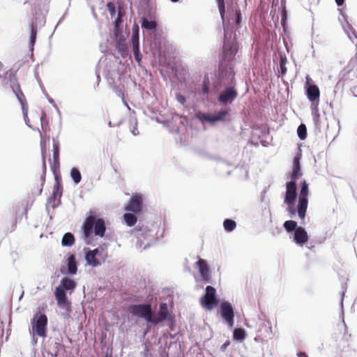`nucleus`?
Masks as SVG:
<instances>
[{
  "label": "nucleus",
  "instance_id": "39",
  "mask_svg": "<svg viewBox=\"0 0 357 357\" xmlns=\"http://www.w3.org/2000/svg\"><path fill=\"white\" fill-rule=\"evenodd\" d=\"M122 22V20H121V12L119 11V14H118V17L115 20V22H114V26H115V29H118L119 25L121 24Z\"/></svg>",
  "mask_w": 357,
  "mask_h": 357
},
{
  "label": "nucleus",
  "instance_id": "26",
  "mask_svg": "<svg viewBox=\"0 0 357 357\" xmlns=\"http://www.w3.org/2000/svg\"><path fill=\"white\" fill-rule=\"evenodd\" d=\"M123 219L128 226L132 227L137 222V218L135 214L126 213L123 215Z\"/></svg>",
  "mask_w": 357,
  "mask_h": 357
},
{
  "label": "nucleus",
  "instance_id": "42",
  "mask_svg": "<svg viewBox=\"0 0 357 357\" xmlns=\"http://www.w3.org/2000/svg\"><path fill=\"white\" fill-rule=\"evenodd\" d=\"M230 342L229 341H227L225 343H224L222 347H221V349L222 351L225 350L226 348L229 345Z\"/></svg>",
  "mask_w": 357,
  "mask_h": 357
},
{
  "label": "nucleus",
  "instance_id": "24",
  "mask_svg": "<svg viewBox=\"0 0 357 357\" xmlns=\"http://www.w3.org/2000/svg\"><path fill=\"white\" fill-rule=\"evenodd\" d=\"M52 194L54 198H56L57 197H60L62 194V185L60 183V179L57 176H55V183Z\"/></svg>",
  "mask_w": 357,
  "mask_h": 357
},
{
  "label": "nucleus",
  "instance_id": "23",
  "mask_svg": "<svg viewBox=\"0 0 357 357\" xmlns=\"http://www.w3.org/2000/svg\"><path fill=\"white\" fill-rule=\"evenodd\" d=\"M61 243L63 246H72L75 243L73 234L70 232L66 233L62 238Z\"/></svg>",
  "mask_w": 357,
  "mask_h": 357
},
{
  "label": "nucleus",
  "instance_id": "21",
  "mask_svg": "<svg viewBox=\"0 0 357 357\" xmlns=\"http://www.w3.org/2000/svg\"><path fill=\"white\" fill-rule=\"evenodd\" d=\"M68 271L70 274H75L77 271V261L74 255H71L67 259Z\"/></svg>",
  "mask_w": 357,
  "mask_h": 357
},
{
  "label": "nucleus",
  "instance_id": "46",
  "mask_svg": "<svg viewBox=\"0 0 357 357\" xmlns=\"http://www.w3.org/2000/svg\"><path fill=\"white\" fill-rule=\"evenodd\" d=\"M349 29L351 30V33L354 35V36L357 38V34L355 31V30L352 28V27H350Z\"/></svg>",
  "mask_w": 357,
  "mask_h": 357
},
{
  "label": "nucleus",
  "instance_id": "44",
  "mask_svg": "<svg viewBox=\"0 0 357 357\" xmlns=\"http://www.w3.org/2000/svg\"><path fill=\"white\" fill-rule=\"evenodd\" d=\"M289 206L290 207L289 208V211L290 212L291 214L294 215L296 213L295 209L292 207V206Z\"/></svg>",
  "mask_w": 357,
  "mask_h": 357
},
{
  "label": "nucleus",
  "instance_id": "19",
  "mask_svg": "<svg viewBox=\"0 0 357 357\" xmlns=\"http://www.w3.org/2000/svg\"><path fill=\"white\" fill-rule=\"evenodd\" d=\"M300 160L301 155H297L296 156L294 157L293 161L292 172L291 174V181H294L295 183H296L297 179L302 174L301 173Z\"/></svg>",
  "mask_w": 357,
  "mask_h": 357
},
{
  "label": "nucleus",
  "instance_id": "16",
  "mask_svg": "<svg viewBox=\"0 0 357 357\" xmlns=\"http://www.w3.org/2000/svg\"><path fill=\"white\" fill-rule=\"evenodd\" d=\"M294 241L296 244L301 246H303L305 243L307 242L308 234L303 227H298L296 229L294 235Z\"/></svg>",
  "mask_w": 357,
  "mask_h": 357
},
{
  "label": "nucleus",
  "instance_id": "31",
  "mask_svg": "<svg viewBox=\"0 0 357 357\" xmlns=\"http://www.w3.org/2000/svg\"><path fill=\"white\" fill-rule=\"evenodd\" d=\"M37 35V25L32 23L31 26V34H30V43L33 46L36 40Z\"/></svg>",
  "mask_w": 357,
  "mask_h": 357
},
{
  "label": "nucleus",
  "instance_id": "40",
  "mask_svg": "<svg viewBox=\"0 0 357 357\" xmlns=\"http://www.w3.org/2000/svg\"><path fill=\"white\" fill-rule=\"evenodd\" d=\"M176 98L178 102H180L182 105H184L185 103V98L184 96H183L181 93H177L176 96Z\"/></svg>",
  "mask_w": 357,
  "mask_h": 357
},
{
  "label": "nucleus",
  "instance_id": "12",
  "mask_svg": "<svg viewBox=\"0 0 357 357\" xmlns=\"http://www.w3.org/2000/svg\"><path fill=\"white\" fill-rule=\"evenodd\" d=\"M142 197L139 194H135L130 197L128 204L125 207V210L134 213H138L142 211Z\"/></svg>",
  "mask_w": 357,
  "mask_h": 357
},
{
  "label": "nucleus",
  "instance_id": "25",
  "mask_svg": "<svg viewBox=\"0 0 357 357\" xmlns=\"http://www.w3.org/2000/svg\"><path fill=\"white\" fill-rule=\"evenodd\" d=\"M229 22L234 23L236 29L240 27V24L241 22V13L239 8H236L234 10V16L229 19Z\"/></svg>",
  "mask_w": 357,
  "mask_h": 357
},
{
  "label": "nucleus",
  "instance_id": "27",
  "mask_svg": "<svg viewBox=\"0 0 357 357\" xmlns=\"http://www.w3.org/2000/svg\"><path fill=\"white\" fill-rule=\"evenodd\" d=\"M132 46L139 45V26L137 24H135L132 28Z\"/></svg>",
  "mask_w": 357,
  "mask_h": 357
},
{
  "label": "nucleus",
  "instance_id": "10",
  "mask_svg": "<svg viewBox=\"0 0 357 357\" xmlns=\"http://www.w3.org/2000/svg\"><path fill=\"white\" fill-rule=\"evenodd\" d=\"M311 79L309 75L306 76V95L312 104L318 105L320 97V91L319 87L310 83Z\"/></svg>",
  "mask_w": 357,
  "mask_h": 357
},
{
  "label": "nucleus",
  "instance_id": "2",
  "mask_svg": "<svg viewBox=\"0 0 357 357\" xmlns=\"http://www.w3.org/2000/svg\"><path fill=\"white\" fill-rule=\"evenodd\" d=\"M76 287L75 282L68 278H63L61 280V284L58 286L54 291V296L59 307L69 310L70 303L68 301L66 290L73 291Z\"/></svg>",
  "mask_w": 357,
  "mask_h": 357
},
{
  "label": "nucleus",
  "instance_id": "48",
  "mask_svg": "<svg viewBox=\"0 0 357 357\" xmlns=\"http://www.w3.org/2000/svg\"><path fill=\"white\" fill-rule=\"evenodd\" d=\"M2 66H3V64L0 62V68H2ZM0 78H2L1 75H0Z\"/></svg>",
  "mask_w": 357,
  "mask_h": 357
},
{
  "label": "nucleus",
  "instance_id": "13",
  "mask_svg": "<svg viewBox=\"0 0 357 357\" xmlns=\"http://www.w3.org/2000/svg\"><path fill=\"white\" fill-rule=\"evenodd\" d=\"M296 198V183L290 181L286 183L284 202L288 206H293Z\"/></svg>",
  "mask_w": 357,
  "mask_h": 357
},
{
  "label": "nucleus",
  "instance_id": "36",
  "mask_svg": "<svg viewBox=\"0 0 357 357\" xmlns=\"http://www.w3.org/2000/svg\"><path fill=\"white\" fill-rule=\"evenodd\" d=\"M133 47V54L135 60L137 61L138 63H140L142 61V54L139 52V45L132 46Z\"/></svg>",
  "mask_w": 357,
  "mask_h": 357
},
{
  "label": "nucleus",
  "instance_id": "14",
  "mask_svg": "<svg viewBox=\"0 0 357 357\" xmlns=\"http://www.w3.org/2000/svg\"><path fill=\"white\" fill-rule=\"evenodd\" d=\"M238 93L234 87L225 89L219 96L218 100L222 104L231 103L237 97Z\"/></svg>",
  "mask_w": 357,
  "mask_h": 357
},
{
  "label": "nucleus",
  "instance_id": "1",
  "mask_svg": "<svg viewBox=\"0 0 357 357\" xmlns=\"http://www.w3.org/2000/svg\"><path fill=\"white\" fill-rule=\"evenodd\" d=\"M82 229L85 240H89L93 232L97 236L103 237L106 230L105 223L103 219L96 217L95 212L90 211L84 221Z\"/></svg>",
  "mask_w": 357,
  "mask_h": 357
},
{
  "label": "nucleus",
  "instance_id": "29",
  "mask_svg": "<svg viewBox=\"0 0 357 357\" xmlns=\"http://www.w3.org/2000/svg\"><path fill=\"white\" fill-rule=\"evenodd\" d=\"M142 26L146 29L152 30L156 27V23L154 21H149L146 17L142 20Z\"/></svg>",
  "mask_w": 357,
  "mask_h": 357
},
{
  "label": "nucleus",
  "instance_id": "5",
  "mask_svg": "<svg viewBox=\"0 0 357 357\" xmlns=\"http://www.w3.org/2000/svg\"><path fill=\"white\" fill-rule=\"evenodd\" d=\"M33 335L40 337H45L47 326V317L41 312L36 313L31 321Z\"/></svg>",
  "mask_w": 357,
  "mask_h": 357
},
{
  "label": "nucleus",
  "instance_id": "47",
  "mask_svg": "<svg viewBox=\"0 0 357 357\" xmlns=\"http://www.w3.org/2000/svg\"><path fill=\"white\" fill-rule=\"evenodd\" d=\"M43 164L44 169H45L46 168V163H45V157L44 154H43Z\"/></svg>",
  "mask_w": 357,
  "mask_h": 357
},
{
  "label": "nucleus",
  "instance_id": "45",
  "mask_svg": "<svg viewBox=\"0 0 357 357\" xmlns=\"http://www.w3.org/2000/svg\"><path fill=\"white\" fill-rule=\"evenodd\" d=\"M335 2L337 6H342L344 3V0H335Z\"/></svg>",
  "mask_w": 357,
  "mask_h": 357
},
{
  "label": "nucleus",
  "instance_id": "9",
  "mask_svg": "<svg viewBox=\"0 0 357 357\" xmlns=\"http://www.w3.org/2000/svg\"><path fill=\"white\" fill-rule=\"evenodd\" d=\"M201 305L208 310H213L218 305L219 301L216 297V290L211 286L206 287V293L200 299Z\"/></svg>",
  "mask_w": 357,
  "mask_h": 357
},
{
  "label": "nucleus",
  "instance_id": "4",
  "mask_svg": "<svg viewBox=\"0 0 357 357\" xmlns=\"http://www.w3.org/2000/svg\"><path fill=\"white\" fill-rule=\"evenodd\" d=\"M225 38L222 58L220 66V68L226 69L227 68H231L230 66L234 60L238 50V46L235 38L231 40L228 39V33H225Z\"/></svg>",
  "mask_w": 357,
  "mask_h": 357
},
{
  "label": "nucleus",
  "instance_id": "15",
  "mask_svg": "<svg viewBox=\"0 0 357 357\" xmlns=\"http://www.w3.org/2000/svg\"><path fill=\"white\" fill-rule=\"evenodd\" d=\"M169 315L167 304L162 303L160 304L159 311L158 314L154 316L153 314V324L157 325L160 322L166 320Z\"/></svg>",
  "mask_w": 357,
  "mask_h": 357
},
{
  "label": "nucleus",
  "instance_id": "43",
  "mask_svg": "<svg viewBox=\"0 0 357 357\" xmlns=\"http://www.w3.org/2000/svg\"><path fill=\"white\" fill-rule=\"evenodd\" d=\"M298 357H308L306 353L300 351L297 354Z\"/></svg>",
  "mask_w": 357,
  "mask_h": 357
},
{
  "label": "nucleus",
  "instance_id": "11",
  "mask_svg": "<svg viewBox=\"0 0 357 357\" xmlns=\"http://www.w3.org/2000/svg\"><path fill=\"white\" fill-rule=\"evenodd\" d=\"M221 316L225 320L229 327L231 328L234 323V312L231 304L227 301L221 303Z\"/></svg>",
  "mask_w": 357,
  "mask_h": 357
},
{
  "label": "nucleus",
  "instance_id": "18",
  "mask_svg": "<svg viewBox=\"0 0 357 357\" xmlns=\"http://www.w3.org/2000/svg\"><path fill=\"white\" fill-rule=\"evenodd\" d=\"M197 264L203 280L208 282L210 280V273L206 261L204 259H199Z\"/></svg>",
  "mask_w": 357,
  "mask_h": 357
},
{
  "label": "nucleus",
  "instance_id": "49",
  "mask_svg": "<svg viewBox=\"0 0 357 357\" xmlns=\"http://www.w3.org/2000/svg\"><path fill=\"white\" fill-rule=\"evenodd\" d=\"M229 38H231V33H229Z\"/></svg>",
  "mask_w": 357,
  "mask_h": 357
},
{
  "label": "nucleus",
  "instance_id": "35",
  "mask_svg": "<svg viewBox=\"0 0 357 357\" xmlns=\"http://www.w3.org/2000/svg\"><path fill=\"white\" fill-rule=\"evenodd\" d=\"M245 333L242 328H236L234 331V338L237 340H242L245 338Z\"/></svg>",
  "mask_w": 357,
  "mask_h": 357
},
{
  "label": "nucleus",
  "instance_id": "37",
  "mask_svg": "<svg viewBox=\"0 0 357 357\" xmlns=\"http://www.w3.org/2000/svg\"><path fill=\"white\" fill-rule=\"evenodd\" d=\"M107 8L110 13V15L114 17L116 14V8L114 3L112 2H108L107 3Z\"/></svg>",
  "mask_w": 357,
  "mask_h": 357
},
{
  "label": "nucleus",
  "instance_id": "41",
  "mask_svg": "<svg viewBox=\"0 0 357 357\" xmlns=\"http://www.w3.org/2000/svg\"><path fill=\"white\" fill-rule=\"evenodd\" d=\"M208 83H209V82L208 80L204 81V86H203L202 91L204 94L208 93V91H209Z\"/></svg>",
  "mask_w": 357,
  "mask_h": 357
},
{
  "label": "nucleus",
  "instance_id": "34",
  "mask_svg": "<svg viewBox=\"0 0 357 357\" xmlns=\"http://www.w3.org/2000/svg\"><path fill=\"white\" fill-rule=\"evenodd\" d=\"M231 1L232 0H230ZM218 3V10L222 20L225 19V0H216Z\"/></svg>",
  "mask_w": 357,
  "mask_h": 357
},
{
  "label": "nucleus",
  "instance_id": "30",
  "mask_svg": "<svg viewBox=\"0 0 357 357\" xmlns=\"http://www.w3.org/2000/svg\"><path fill=\"white\" fill-rule=\"evenodd\" d=\"M223 226L226 231H231L236 228V224L231 219H226L223 222Z\"/></svg>",
  "mask_w": 357,
  "mask_h": 357
},
{
  "label": "nucleus",
  "instance_id": "7",
  "mask_svg": "<svg viewBox=\"0 0 357 357\" xmlns=\"http://www.w3.org/2000/svg\"><path fill=\"white\" fill-rule=\"evenodd\" d=\"M301 188L297 206L298 215L301 220H304L307 208L308 184L305 181L301 183Z\"/></svg>",
  "mask_w": 357,
  "mask_h": 357
},
{
  "label": "nucleus",
  "instance_id": "17",
  "mask_svg": "<svg viewBox=\"0 0 357 357\" xmlns=\"http://www.w3.org/2000/svg\"><path fill=\"white\" fill-rule=\"evenodd\" d=\"M349 69L345 75V79L357 84V59L350 61Z\"/></svg>",
  "mask_w": 357,
  "mask_h": 357
},
{
  "label": "nucleus",
  "instance_id": "32",
  "mask_svg": "<svg viewBox=\"0 0 357 357\" xmlns=\"http://www.w3.org/2000/svg\"><path fill=\"white\" fill-rule=\"evenodd\" d=\"M70 176L75 183L80 182L82 176L79 171L77 168H73L71 169Z\"/></svg>",
  "mask_w": 357,
  "mask_h": 357
},
{
  "label": "nucleus",
  "instance_id": "8",
  "mask_svg": "<svg viewBox=\"0 0 357 357\" xmlns=\"http://www.w3.org/2000/svg\"><path fill=\"white\" fill-rule=\"evenodd\" d=\"M107 257V251L103 249L96 248L86 252L85 259L90 266L96 267L104 262Z\"/></svg>",
  "mask_w": 357,
  "mask_h": 357
},
{
  "label": "nucleus",
  "instance_id": "33",
  "mask_svg": "<svg viewBox=\"0 0 357 357\" xmlns=\"http://www.w3.org/2000/svg\"><path fill=\"white\" fill-rule=\"evenodd\" d=\"M297 133L299 138L302 140L305 139L307 137V128L304 124H301L298 129Z\"/></svg>",
  "mask_w": 357,
  "mask_h": 357
},
{
  "label": "nucleus",
  "instance_id": "28",
  "mask_svg": "<svg viewBox=\"0 0 357 357\" xmlns=\"http://www.w3.org/2000/svg\"><path fill=\"white\" fill-rule=\"evenodd\" d=\"M298 227L297 222L294 220H287L284 223V228L287 232L295 231Z\"/></svg>",
  "mask_w": 357,
  "mask_h": 357
},
{
  "label": "nucleus",
  "instance_id": "6",
  "mask_svg": "<svg viewBox=\"0 0 357 357\" xmlns=\"http://www.w3.org/2000/svg\"><path fill=\"white\" fill-rule=\"evenodd\" d=\"M129 312L139 318L144 319L148 323L153 324V311L150 304L132 305L129 307Z\"/></svg>",
  "mask_w": 357,
  "mask_h": 357
},
{
  "label": "nucleus",
  "instance_id": "3",
  "mask_svg": "<svg viewBox=\"0 0 357 357\" xmlns=\"http://www.w3.org/2000/svg\"><path fill=\"white\" fill-rule=\"evenodd\" d=\"M2 84L5 86L8 85L11 88L22 105L24 116H26L28 112L26 100L21 89L16 75L12 72H7L6 77L2 79Z\"/></svg>",
  "mask_w": 357,
  "mask_h": 357
},
{
  "label": "nucleus",
  "instance_id": "20",
  "mask_svg": "<svg viewBox=\"0 0 357 357\" xmlns=\"http://www.w3.org/2000/svg\"><path fill=\"white\" fill-rule=\"evenodd\" d=\"M59 167V144L58 142L53 143V164L52 167L56 169Z\"/></svg>",
  "mask_w": 357,
  "mask_h": 357
},
{
  "label": "nucleus",
  "instance_id": "38",
  "mask_svg": "<svg viewBox=\"0 0 357 357\" xmlns=\"http://www.w3.org/2000/svg\"><path fill=\"white\" fill-rule=\"evenodd\" d=\"M131 124L133 126L132 129H131V132L133 134V135L136 136L139 134V132L137 128V120L135 119H132L131 121Z\"/></svg>",
  "mask_w": 357,
  "mask_h": 357
},
{
  "label": "nucleus",
  "instance_id": "22",
  "mask_svg": "<svg viewBox=\"0 0 357 357\" xmlns=\"http://www.w3.org/2000/svg\"><path fill=\"white\" fill-rule=\"evenodd\" d=\"M227 115V110H221L216 113L215 115H208L207 117H206V119L209 122L213 123L222 120Z\"/></svg>",
  "mask_w": 357,
  "mask_h": 357
}]
</instances>
